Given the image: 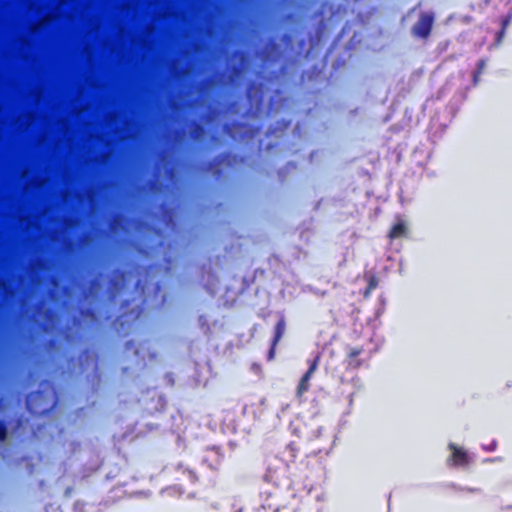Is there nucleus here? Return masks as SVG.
Masks as SVG:
<instances>
[{"mask_svg": "<svg viewBox=\"0 0 512 512\" xmlns=\"http://www.w3.org/2000/svg\"><path fill=\"white\" fill-rule=\"evenodd\" d=\"M435 14L431 11L422 12L418 20L411 28V34L415 38L427 39L433 29Z\"/></svg>", "mask_w": 512, "mask_h": 512, "instance_id": "1", "label": "nucleus"}, {"mask_svg": "<svg viewBox=\"0 0 512 512\" xmlns=\"http://www.w3.org/2000/svg\"><path fill=\"white\" fill-rule=\"evenodd\" d=\"M320 362V354H317L313 359L308 360V369L301 377L296 389L297 398L301 399L303 395L310 389V380L313 373L318 368Z\"/></svg>", "mask_w": 512, "mask_h": 512, "instance_id": "2", "label": "nucleus"}, {"mask_svg": "<svg viewBox=\"0 0 512 512\" xmlns=\"http://www.w3.org/2000/svg\"><path fill=\"white\" fill-rule=\"evenodd\" d=\"M449 449L452 451L448 459V464L454 467H466L469 465V457L465 450L457 445L450 443Z\"/></svg>", "mask_w": 512, "mask_h": 512, "instance_id": "3", "label": "nucleus"}, {"mask_svg": "<svg viewBox=\"0 0 512 512\" xmlns=\"http://www.w3.org/2000/svg\"><path fill=\"white\" fill-rule=\"evenodd\" d=\"M300 451V443L297 441H291L282 450L281 459L286 463L287 466L293 465L297 462Z\"/></svg>", "mask_w": 512, "mask_h": 512, "instance_id": "4", "label": "nucleus"}, {"mask_svg": "<svg viewBox=\"0 0 512 512\" xmlns=\"http://www.w3.org/2000/svg\"><path fill=\"white\" fill-rule=\"evenodd\" d=\"M224 460V453L218 447H210L206 450V455L204 456L203 461L208 465L212 470H217L221 466Z\"/></svg>", "mask_w": 512, "mask_h": 512, "instance_id": "5", "label": "nucleus"}, {"mask_svg": "<svg viewBox=\"0 0 512 512\" xmlns=\"http://www.w3.org/2000/svg\"><path fill=\"white\" fill-rule=\"evenodd\" d=\"M286 330V321L283 316L279 318L274 328V336L271 341V347L269 349V360L274 358L275 349L281 338L283 337Z\"/></svg>", "mask_w": 512, "mask_h": 512, "instance_id": "6", "label": "nucleus"}, {"mask_svg": "<svg viewBox=\"0 0 512 512\" xmlns=\"http://www.w3.org/2000/svg\"><path fill=\"white\" fill-rule=\"evenodd\" d=\"M408 236V226L405 221L400 220L397 223H395L389 233L388 238L390 241H393L395 239L399 238H406Z\"/></svg>", "mask_w": 512, "mask_h": 512, "instance_id": "7", "label": "nucleus"}, {"mask_svg": "<svg viewBox=\"0 0 512 512\" xmlns=\"http://www.w3.org/2000/svg\"><path fill=\"white\" fill-rule=\"evenodd\" d=\"M362 352H363V348L362 347L351 348L348 351L347 359H346L347 367L348 368L358 369V368H360L362 366L363 361L358 358L359 355L362 354Z\"/></svg>", "mask_w": 512, "mask_h": 512, "instance_id": "8", "label": "nucleus"}, {"mask_svg": "<svg viewBox=\"0 0 512 512\" xmlns=\"http://www.w3.org/2000/svg\"><path fill=\"white\" fill-rule=\"evenodd\" d=\"M229 160V154H220L217 155L211 162L207 165V171L212 172L213 175L219 177L222 174L221 169H219V166H221L224 162Z\"/></svg>", "mask_w": 512, "mask_h": 512, "instance_id": "9", "label": "nucleus"}, {"mask_svg": "<svg viewBox=\"0 0 512 512\" xmlns=\"http://www.w3.org/2000/svg\"><path fill=\"white\" fill-rule=\"evenodd\" d=\"M512 21V12H509L507 15H505L504 17L501 18V29L497 32L496 34V44L499 45L505 34H506V30L508 28V26L510 25Z\"/></svg>", "mask_w": 512, "mask_h": 512, "instance_id": "10", "label": "nucleus"}, {"mask_svg": "<svg viewBox=\"0 0 512 512\" xmlns=\"http://www.w3.org/2000/svg\"><path fill=\"white\" fill-rule=\"evenodd\" d=\"M367 282H368V285L363 292V297L365 299H368L370 297L372 291L378 287L379 280L375 274H371L367 277Z\"/></svg>", "mask_w": 512, "mask_h": 512, "instance_id": "11", "label": "nucleus"}, {"mask_svg": "<svg viewBox=\"0 0 512 512\" xmlns=\"http://www.w3.org/2000/svg\"><path fill=\"white\" fill-rule=\"evenodd\" d=\"M178 470H180L181 473L188 478L190 483L194 484V483L198 482L199 477L194 470L184 468L182 465L178 466Z\"/></svg>", "mask_w": 512, "mask_h": 512, "instance_id": "12", "label": "nucleus"}, {"mask_svg": "<svg viewBox=\"0 0 512 512\" xmlns=\"http://www.w3.org/2000/svg\"><path fill=\"white\" fill-rule=\"evenodd\" d=\"M485 67H486V60L485 59H480L477 62L476 70L473 73V83H474V85L478 84L479 78H480L483 70L485 69Z\"/></svg>", "mask_w": 512, "mask_h": 512, "instance_id": "13", "label": "nucleus"}, {"mask_svg": "<svg viewBox=\"0 0 512 512\" xmlns=\"http://www.w3.org/2000/svg\"><path fill=\"white\" fill-rule=\"evenodd\" d=\"M8 435V426L4 420H0V442L6 440Z\"/></svg>", "mask_w": 512, "mask_h": 512, "instance_id": "14", "label": "nucleus"}, {"mask_svg": "<svg viewBox=\"0 0 512 512\" xmlns=\"http://www.w3.org/2000/svg\"><path fill=\"white\" fill-rule=\"evenodd\" d=\"M130 349H134V342H133V341H128V342L125 344V350H126V351H129Z\"/></svg>", "mask_w": 512, "mask_h": 512, "instance_id": "15", "label": "nucleus"}, {"mask_svg": "<svg viewBox=\"0 0 512 512\" xmlns=\"http://www.w3.org/2000/svg\"><path fill=\"white\" fill-rule=\"evenodd\" d=\"M497 447V443L494 441L492 444L489 445L487 448L488 451H494Z\"/></svg>", "mask_w": 512, "mask_h": 512, "instance_id": "16", "label": "nucleus"}, {"mask_svg": "<svg viewBox=\"0 0 512 512\" xmlns=\"http://www.w3.org/2000/svg\"><path fill=\"white\" fill-rule=\"evenodd\" d=\"M128 305H129V300H125V301L122 303V308H126Z\"/></svg>", "mask_w": 512, "mask_h": 512, "instance_id": "17", "label": "nucleus"}, {"mask_svg": "<svg viewBox=\"0 0 512 512\" xmlns=\"http://www.w3.org/2000/svg\"><path fill=\"white\" fill-rule=\"evenodd\" d=\"M173 489H175V487H168V488H166V489L164 490V492H169V491H171V490H173Z\"/></svg>", "mask_w": 512, "mask_h": 512, "instance_id": "18", "label": "nucleus"}, {"mask_svg": "<svg viewBox=\"0 0 512 512\" xmlns=\"http://www.w3.org/2000/svg\"><path fill=\"white\" fill-rule=\"evenodd\" d=\"M178 492H179V494H183V493H185V489L181 488V489H179Z\"/></svg>", "mask_w": 512, "mask_h": 512, "instance_id": "19", "label": "nucleus"}, {"mask_svg": "<svg viewBox=\"0 0 512 512\" xmlns=\"http://www.w3.org/2000/svg\"><path fill=\"white\" fill-rule=\"evenodd\" d=\"M122 317H123V315L118 316V318L116 319V322L121 321Z\"/></svg>", "mask_w": 512, "mask_h": 512, "instance_id": "20", "label": "nucleus"}, {"mask_svg": "<svg viewBox=\"0 0 512 512\" xmlns=\"http://www.w3.org/2000/svg\"><path fill=\"white\" fill-rule=\"evenodd\" d=\"M140 314V311H138L136 314H135V317L134 318H137Z\"/></svg>", "mask_w": 512, "mask_h": 512, "instance_id": "21", "label": "nucleus"}, {"mask_svg": "<svg viewBox=\"0 0 512 512\" xmlns=\"http://www.w3.org/2000/svg\"><path fill=\"white\" fill-rule=\"evenodd\" d=\"M198 130H202V127L200 125H197L196 127Z\"/></svg>", "mask_w": 512, "mask_h": 512, "instance_id": "22", "label": "nucleus"}, {"mask_svg": "<svg viewBox=\"0 0 512 512\" xmlns=\"http://www.w3.org/2000/svg\"><path fill=\"white\" fill-rule=\"evenodd\" d=\"M486 4L490 3L491 0H484Z\"/></svg>", "mask_w": 512, "mask_h": 512, "instance_id": "23", "label": "nucleus"}]
</instances>
